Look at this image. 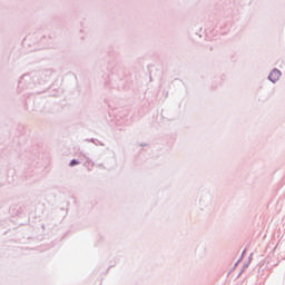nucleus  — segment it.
I'll list each match as a JSON object with an SVG mask.
<instances>
[{"label": "nucleus", "instance_id": "nucleus-1", "mask_svg": "<svg viewBox=\"0 0 285 285\" xmlns=\"http://www.w3.org/2000/svg\"><path fill=\"white\" fill-rule=\"evenodd\" d=\"M279 77H282V71L277 69L272 70V72L269 73V80H272L273 83L279 81Z\"/></svg>", "mask_w": 285, "mask_h": 285}, {"label": "nucleus", "instance_id": "nucleus-2", "mask_svg": "<svg viewBox=\"0 0 285 285\" xmlns=\"http://www.w3.org/2000/svg\"><path fill=\"white\" fill-rule=\"evenodd\" d=\"M77 165H79V161H77V160H71L69 164V166H77Z\"/></svg>", "mask_w": 285, "mask_h": 285}]
</instances>
